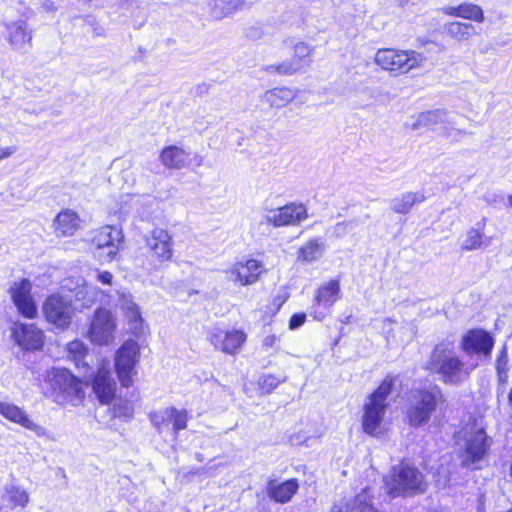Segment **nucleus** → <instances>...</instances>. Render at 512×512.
I'll list each match as a JSON object with an SVG mask.
<instances>
[{
	"label": "nucleus",
	"mask_w": 512,
	"mask_h": 512,
	"mask_svg": "<svg viewBox=\"0 0 512 512\" xmlns=\"http://www.w3.org/2000/svg\"><path fill=\"white\" fill-rule=\"evenodd\" d=\"M477 365V363H464L455 352L453 343L441 342L434 347L426 368L438 374L443 383L460 385L469 378Z\"/></svg>",
	"instance_id": "f257e3e1"
},
{
	"label": "nucleus",
	"mask_w": 512,
	"mask_h": 512,
	"mask_svg": "<svg viewBox=\"0 0 512 512\" xmlns=\"http://www.w3.org/2000/svg\"><path fill=\"white\" fill-rule=\"evenodd\" d=\"M383 482L385 492L392 498L414 496L427 488L423 474L416 467L403 463L394 466Z\"/></svg>",
	"instance_id": "f03ea898"
},
{
	"label": "nucleus",
	"mask_w": 512,
	"mask_h": 512,
	"mask_svg": "<svg viewBox=\"0 0 512 512\" xmlns=\"http://www.w3.org/2000/svg\"><path fill=\"white\" fill-rule=\"evenodd\" d=\"M394 382V377L387 376L364 404L362 427L369 435L375 436L382 433V422L388 407L387 399L392 392Z\"/></svg>",
	"instance_id": "7ed1b4c3"
},
{
	"label": "nucleus",
	"mask_w": 512,
	"mask_h": 512,
	"mask_svg": "<svg viewBox=\"0 0 512 512\" xmlns=\"http://www.w3.org/2000/svg\"><path fill=\"white\" fill-rule=\"evenodd\" d=\"M426 57L415 50L378 49L374 62L393 75H403L422 66Z\"/></svg>",
	"instance_id": "20e7f679"
},
{
	"label": "nucleus",
	"mask_w": 512,
	"mask_h": 512,
	"mask_svg": "<svg viewBox=\"0 0 512 512\" xmlns=\"http://www.w3.org/2000/svg\"><path fill=\"white\" fill-rule=\"evenodd\" d=\"M443 402L444 396L438 386L415 390L406 413L409 424L418 427L428 423L438 404Z\"/></svg>",
	"instance_id": "39448f33"
},
{
	"label": "nucleus",
	"mask_w": 512,
	"mask_h": 512,
	"mask_svg": "<svg viewBox=\"0 0 512 512\" xmlns=\"http://www.w3.org/2000/svg\"><path fill=\"white\" fill-rule=\"evenodd\" d=\"M145 247L149 253L147 266L148 272L157 271L164 263L172 260L173 237L168 230L161 227H154L143 237Z\"/></svg>",
	"instance_id": "423d86ee"
},
{
	"label": "nucleus",
	"mask_w": 512,
	"mask_h": 512,
	"mask_svg": "<svg viewBox=\"0 0 512 512\" xmlns=\"http://www.w3.org/2000/svg\"><path fill=\"white\" fill-rule=\"evenodd\" d=\"M45 382L59 401H67L76 406L85 397L81 382L65 368H51L46 372Z\"/></svg>",
	"instance_id": "0eeeda50"
},
{
	"label": "nucleus",
	"mask_w": 512,
	"mask_h": 512,
	"mask_svg": "<svg viewBox=\"0 0 512 512\" xmlns=\"http://www.w3.org/2000/svg\"><path fill=\"white\" fill-rule=\"evenodd\" d=\"M140 347L134 340L125 341L115 353L114 365L118 379L123 387L133 384V377L137 374L136 365L139 362Z\"/></svg>",
	"instance_id": "6e6552de"
},
{
	"label": "nucleus",
	"mask_w": 512,
	"mask_h": 512,
	"mask_svg": "<svg viewBox=\"0 0 512 512\" xmlns=\"http://www.w3.org/2000/svg\"><path fill=\"white\" fill-rule=\"evenodd\" d=\"M43 313L49 323L64 330L72 322L74 308L70 299L61 294L54 293L45 300Z\"/></svg>",
	"instance_id": "1a4fd4ad"
},
{
	"label": "nucleus",
	"mask_w": 512,
	"mask_h": 512,
	"mask_svg": "<svg viewBox=\"0 0 512 512\" xmlns=\"http://www.w3.org/2000/svg\"><path fill=\"white\" fill-rule=\"evenodd\" d=\"M264 272L263 263L253 258L237 261L224 270L226 279L240 286L255 284Z\"/></svg>",
	"instance_id": "9d476101"
},
{
	"label": "nucleus",
	"mask_w": 512,
	"mask_h": 512,
	"mask_svg": "<svg viewBox=\"0 0 512 512\" xmlns=\"http://www.w3.org/2000/svg\"><path fill=\"white\" fill-rule=\"evenodd\" d=\"M341 287L337 279L322 283L315 292L311 306V316L321 321L330 311V308L340 299Z\"/></svg>",
	"instance_id": "9b49d317"
},
{
	"label": "nucleus",
	"mask_w": 512,
	"mask_h": 512,
	"mask_svg": "<svg viewBox=\"0 0 512 512\" xmlns=\"http://www.w3.org/2000/svg\"><path fill=\"white\" fill-rule=\"evenodd\" d=\"M150 419L159 433H170L176 439L179 431L187 427L188 412L185 409L167 407L152 413Z\"/></svg>",
	"instance_id": "f8f14e48"
},
{
	"label": "nucleus",
	"mask_w": 512,
	"mask_h": 512,
	"mask_svg": "<svg viewBox=\"0 0 512 512\" xmlns=\"http://www.w3.org/2000/svg\"><path fill=\"white\" fill-rule=\"evenodd\" d=\"M116 320L104 308L97 309L90 324L88 336L94 344L109 345L115 340Z\"/></svg>",
	"instance_id": "ddd939ff"
},
{
	"label": "nucleus",
	"mask_w": 512,
	"mask_h": 512,
	"mask_svg": "<svg viewBox=\"0 0 512 512\" xmlns=\"http://www.w3.org/2000/svg\"><path fill=\"white\" fill-rule=\"evenodd\" d=\"M10 334L14 343L26 352L40 351L45 343L44 332L33 323L14 322Z\"/></svg>",
	"instance_id": "4468645a"
},
{
	"label": "nucleus",
	"mask_w": 512,
	"mask_h": 512,
	"mask_svg": "<svg viewBox=\"0 0 512 512\" xmlns=\"http://www.w3.org/2000/svg\"><path fill=\"white\" fill-rule=\"evenodd\" d=\"M307 217V208L301 203H290L275 209H265L264 214L266 223L274 227L298 225Z\"/></svg>",
	"instance_id": "2eb2a0df"
},
{
	"label": "nucleus",
	"mask_w": 512,
	"mask_h": 512,
	"mask_svg": "<svg viewBox=\"0 0 512 512\" xmlns=\"http://www.w3.org/2000/svg\"><path fill=\"white\" fill-rule=\"evenodd\" d=\"M31 290L32 284L26 278L14 280L8 290L10 298L18 312L28 319H34L38 314Z\"/></svg>",
	"instance_id": "dca6fc26"
},
{
	"label": "nucleus",
	"mask_w": 512,
	"mask_h": 512,
	"mask_svg": "<svg viewBox=\"0 0 512 512\" xmlns=\"http://www.w3.org/2000/svg\"><path fill=\"white\" fill-rule=\"evenodd\" d=\"M92 389L102 404H109L116 395L117 383L110 371V361L101 359L93 378Z\"/></svg>",
	"instance_id": "f3484780"
},
{
	"label": "nucleus",
	"mask_w": 512,
	"mask_h": 512,
	"mask_svg": "<svg viewBox=\"0 0 512 512\" xmlns=\"http://www.w3.org/2000/svg\"><path fill=\"white\" fill-rule=\"evenodd\" d=\"M465 453L471 462L482 460L488 453L492 439L486 435L483 428L475 425L464 433Z\"/></svg>",
	"instance_id": "a211bd4d"
},
{
	"label": "nucleus",
	"mask_w": 512,
	"mask_h": 512,
	"mask_svg": "<svg viewBox=\"0 0 512 512\" xmlns=\"http://www.w3.org/2000/svg\"><path fill=\"white\" fill-rule=\"evenodd\" d=\"M211 344L224 353L234 355L246 341V335L239 330H224L214 327L209 335Z\"/></svg>",
	"instance_id": "6ab92c4d"
},
{
	"label": "nucleus",
	"mask_w": 512,
	"mask_h": 512,
	"mask_svg": "<svg viewBox=\"0 0 512 512\" xmlns=\"http://www.w3.org/2000/svg\"><path fill=\"white\" fill-rule=\"evenodd\" d=\"M123 240L124 236L121 229L107 225L96 232L93 237V244L99 250L106 249V259L112 261L118 255Z\"/></svg>",
	"instance_id": "aec40b11"
},
{
	"label": "nucleus",
	"mask_w": 512,
	"mask_h": 512,
	"mask_svg": "<svg viewBox=\"0 0 512 512\" xmlns=\"http://www.w3.org/2000/svg\"><path fill=\"white\" fill-rule=\"evenodd\" d=\"M494 345L492 337L483 330H471L463 338L461 347L468 355H489Z\"/></svg>",
	"instance_id": "412c9836"
},
{
	"label": "nucleus",
	"mask_w": 512,
	"mask_h": 512,
	"mask_svg": "<svg viewBox=\"0 0 512 512\" xmlns=\"http://www.w3.org/2000/svg\"><path fill=\"white\" fill-rule=\"evenodd\" d=\"M0 414L7 420L19 424L37 435H43L45 432L44 428L35 423L24 409L15 404L0 401Z\"/></svg>",
	"instance_id": "4be33fe9"
},
{
	"label": "nucleus",
	"mask_w": 512,
	"mask_h": 512,
	"mask_svg": "<svg viewBox=\"0 0 512 512\" xmlns=\"http://www.w3.org/2000/svg\"><path fill=\"white\" fill-rule=\"evenodd\" d=\"M7 40L15 50H24L31 46L32 30L24 20H17L5 24Z\"/></svg>",
	"instance_id": "5701e85b"
},
{
	"label": "nucleus",
	"mask_w": 512,
	"mask_h": 512,
	"mask_svg": "<svg viewBox=\"0 0 512 512\" xmlns=\"http://www.w3.org/2000/svg\"><path fill=\"white\" fill-rule=\"evenodd\" d=\"M371 498L370 489L365 488L354 498L333 505L330 512H377Z\"/></svg>",
	"instance_id": "b1692460"
},
{
	"label": "nucleus",
	"mask_w": 512,
	"mask_h": 512,
	"mask_svg": "<svg viewBox=\"0 0 512 512\" xmlns=\"http://www.w3.org/2000/svg\"><path fill=\"white\" fill-rule=\"evenodd\" d=\"M442 124H452V117L445 110L435 109L418 114L412 124V129L421 130L425 128L438 132L439 126H442Z\"/></svg>",
	"instance_id": "393cba45"
},
{
	"label": "nucleus",
	"mask_w": 512,
	"mask_h": 512,
	"mask_svg": "<svg viewBox=\"0 0 512 512\" xmlns=\"http://www.w3.org/2000/svg\"><path fill=\"white\" fill-rule=\"evenodd\" d=\"M80 226L78 214L70 209L62 210L53 221L54 232L57 237H71Z\"/></svg>",
	"instance_id": "a878e982"
},
{
	"label": "nucleus",
	"mask_w": 512,
	"mask_h": 512,
	"mask_svg": "<svg viewBox=\"0 0 512 512\" xmlns=\"http://www.w3.org/2000/svg\"><path fill=\"white\" fill-rule=\"evenodd\" d=\"M298 488L299 485L295 479H290L282 483L271 480L267 484V494L272 500L278 503H286L292 499L298 491Z\"/></svg>",
	"instance_id": "bb28decb"
},
{
	"label": "nucleus",
	"mask_w": 512,
	"mask_h": 512,
	"mask_svg": "<svg viewBox=\"0 0 512 512\" xmlns=\"http://www.w3.org/2000/svg\"><path fill=\"white\" fill-rule=\"evenodd\" d=\"M298 94L297 89L277 87L264 92L261 101L271 108H282L292 102Z\"/></svg>",
	"instance_id": "cd10ccee"
},
{
	"label": "nucleus",
	"mask_w": 512,
	"mask_h": 512,
	"mask_svg": "<svg viewBox=\"0 0 512 512\" xmlns=\"http://www.w3.org/2000/svg\"><path fill=\"white\" fill-rule=\"evenodd\" d=\"M117 295L120 308L132 323L131 329H133L134 332L139 331L142 326V317L139 311V307L134 302L131 294L128 291L119 290L117 291Z\"/></svg>",
	"instance_id": "c85d7f7f"
},
{
	"label": "nucleus",
	"mask_w": 512,
	"mask_h": 512,
	"mask_svg": "<svg viewBox=\"0 0 512 512\" xmlns=\"http://www.w3.org/2000/svg\"><path fill=\"white\" fill-rule=\"evenodd\" d=\"M189 156L183 148L171 145L161 151L160 161L168 169H182L187 165Z\"/></svg>",
	"instance_id": "c756f323"
},
{
	"label": "nucleus",
	"mask_w": 512,
	"mask_h": 512,
	"mask_svg": "<svg viewBox=\"0 0 512 512\" xmlns=\"http://www.w3.org/2000/svg\"><path fill=\"white\" fill-rule=\"evenodd\" d=\"M426 199L422 192H405L390 201L391 209L398 214H407L417 203Z\"/></svg>",
	"instance_id": "7c9ffc66"
},
{
	"label": "nucleus",
	"mask_w": 512,
	"mask_h": 512,
	"mask_svg": "<svg viewBox=\"0 0 512 512\" xmlns=\"http://www.w3.org/2000/svg\"><path fill=\"white\" fill-rule=\"evenodd\" d=\"M325 252V243L321 239H310L298 250L297 259L303 263L318 261Z\"/></svg>",
	"instance_id": "2f4dec72"
},
{
	"label": "nucleus",
	"mask_w": 512,
	"mask_h": 512,
	"mask_svg": "<svg viewBox=\"0 0 512 512\" xmlns=\"http://www.w3.org/2000/svg\"><path fill=\"white\" fill-rule=\"evenodd\" d=\"M448 15L461 17L475 22L484 21V13L480 6L472 3H464L459 6H449L444 9Z\"/></svg>",
	"instance_id": "473e14b6"
},
{
	"label": "nucleus",
	"mask_w": 512,
	"mask_h": 512,
	"mask_svg": "<svg viewBox=\"0 0 512 512\" xmlns=\"http://www.w3.org/2000/svg\"><path fill=\"white\" fill-rule=\"evenodd\" d=\"M68 357L75 362L79 369H83L84 373L90 371L89 363L86 361L88 357V348L79 340H73L67 344Z\"/></svg>",
	"instance_id": "72a5a7b5"
},
{
	"label": "nucleus",
	"mask_w": 512,
	"mask_h": 512,
	"mask_svg": "<svg viewBox=\"0 0 512 512\" xmlns=\"http://www.w3.org/2000/svg\"><path fill=\"white\" fill-rule=\"evenodd\" d=\"M444 30L449 37L459 42L468 41L475 34V28L472 24L462 22L447 23Z\"/></svg>",
	"instance_id": "f704fd0d"
},
{
	"label": "nucleus",
	"mask_w": 512,
	"mask_h": 512,
	"mask_svg": "<svg viewBox=\"0 0 512 512\" xmlns=\"http://www.w3.org/2000/svg\"><path fill=\"white\" fill-rule=\"evenodd\" d=\"M2 497L13 507H25L29 502V495L27 491L14 484L5 486L4 494Z\"/></svg>",
	"instance_id": "c9c22d12"
},
{
	"label": "nucleus",
	"mask_w": 512,
	"mask_h": 512,
	"mask_svg": "<svg viewBox=\"0 0 512 512\" xmlns=\"http://www.w3.org/2000/svg\"><path fill=\"white\" fill-rule=\"evenodd\" d=\"M303 69L302 66L299 65L298 59H288L283 61L280 64H272L265 66L264 70L267 73L274 74L277 73L282 76H291Z\"/></svg>",
	"instance_id": "e433bc0d"
},
{
	"label": "nucleus",
	"mask_w": 512,
	"mask_h": 512,
	"mask_svg": "<svg viewBox=\"0 0 512 512\" xmlns=\"http://www.w3.org/2000/svg\"><path fill=\"white\" fill-rule=\"evenodd\" d=\"M97 295L98 291L96 288L89 285H83L75 292V299L76 301L81 302L82 307H90L96 300Z\"/></svg>",
	"instance_id": "4c0bfd02"
},
{
	"label": "nucleus",
	"mask_w": 512,
	"mask_h": 512,
	"mask_svg": "<svg viewBox=\"0 0 512 512\" xmlns=\"http://www.w3.org/2000/svg\"><path fill=\"white\" fill-rule=\"evenodd\" d=\"M455 124L453 119L452 124H442V126H439L438 133L451 141H460L468 133L463 129L457 128Z\"/></svg>",
	"instance_id": "58836bf2"
},
{
	"label": "nucleus",
	"mask_w": 512,
	"mask_h": 512,
	"mask_svg": "<svg viewBox=\"0 0 512 512\" xmlns=\"http://www.w3.org/2000/svg\"><path fill=\"white\" fill-rule=\"evenodd\" d=\"M483 244V234L479 230L472 228L467 232L462 248L464 250H475L481 248Z\"/></svg>",
	"instance_id": "ea45409f"
},
{
	"label": "nucleus",
	"mask_w": 512,
	"mask_h": 512,
	"mask_svg": "<svg viewBox=\"0 0 512 512\" xmlns=\"http://www.w3.org/2000/svg\"><path fill=\"white\" fill-rule=\"evenodd\" d=\"M286 381V376L278 377L272 374H266L260 377L259 386L266 393L273 391L278 385Z\"/></svg>",
	"instance_id": "a19ab883"
},
{
	"label": "nucleus",
	"mask_w": 512,
	"mask_h": 512,
	"mask_svg": "<svg viewBox=\"0 0 512 512\" xmlns=\"http://www.w3.org/2000/svg\"><path fill=\"white\" fill-rule=\"evenodd\" d=\"M313 48L305 43H298L295 45V53L293 59L299 60V65L303 68L309 64L306 60L312 53Z\"/></svg>",
	"instance_id": "79ce46f5"
},
{
	"label": "nucleus",
	"mask_w": 512,
	"mask_h": 512,
	"mask_svg": "<svg viewBox=\"0 0 512 512\" xmlns=\"http://www.w3.org/2000/svg\"><path fill=\"white\" fill-rule=\"evenodd\" d=\"M134 408L131 402L127 400H120L114 405V415L119 418H131Z\"/></svg>",
	"instance_id": "37998d69"
},
{
	"label": "nucleus",
	"mask_w": 512,
	"mask_h": 512,
	"mask_svg": "<svg viewBox=\"0 0 512 512\" xmlns=\"http://www.w3.org/2000/svg\"><path fill=\"white\" fill-rule=\"evenodd\" d=\"M95 279L103 285L112 286L113 284V275L109 271H101L96 270L94 272Z\"/></svg>",
	"instance_id": "c03bdc74"
},
{
	"label": "nucleus",
	"mask_w": 512,
	"mask_h": 512,
	"mask_svg": "<svg viewBox=\"0 0 512 512\" xmlns=\"http://www.w3.org/2000/svg\"><path fill=\"white\" fill-rule=\"evenodd\" d=\"M305 320H306V315L304 313L294 314L290 318L289 328L292 330L297 329L304 324Z\"/></svg>",
	"instance_id": "a18cd8bd"
},
{
	"label": "nucleus",
	"mask_w": 512,
	"mask_h": 512,
	"mask_svg": "<svg viewBox=\"0 0 512 512\" xmlns=\"http://www.w3.org/2000/svg\"><path fill=\"white\" fill-rule=\"evenodd\" d=\"M278 341V337L276 335H268L263 339V345L267 348H272L275 346Z\"/></svg>",
	"instance_id": "49530a36"
},
{
	"label": "nucleus",
	"mask_w": 512,
	"mask_h": 512,
	"mask_svg": "<svg viewBox=\"0 0 512 512\" xmlns=\"http://www.w3.org/2000/svg\"><path fill=\"white\" fill-rule=\"evenodd\" d=\"M14 152H15V148H13V147L0 148V161L10 157Z\"/></svg>",
	"instance_id": "de8ad7c7"
},
{
	"label": "nucleus",
	"mask_w": 512,
	"mask_h": 512,
	"mask_svg": "<svg viewBox=\"0 0 512 512\" xmlns=\"http://www.w3.org/2000/svg\"><path fill=\"white\" fill-rule=\"evenodd\" d=\"M349 225L348 222H342V223H338L336 226H335V233L337 236H342L343 233H344V228H346L347 226Z\"/></svg>",
	"instance_id": "09e8293b"
},
{
	"label": "nucleus",
	"mask_w": 512,
	"mask_h": 512,
	"mask_svg": "<svg viewBox=\"0 0 512 512\" xmlns=\"http://www.w3.org/2000/svg\"><path fill=\"white\" fill-rule=\"evenodd\" d=\"M498 373H499V379L502 382H505L506 381V375L500 370V368H498Z\"/></svg>",
	"instance_id": "8fccbe9b"
},
{
	"label": "nucleus",
	"mask_w": 512,
	"mask_h": 512,
	"mask_svg": "<svg viewBox=\"0 0 512 512\" xmlns=\"http://www.w3.org/2000/svg\"><path fill=\"white\" fill-rule=\"evenodd\" d=\"M508 400H509V403L512 405V389L510 390V392L508 394Z\"/></svg>",
	"instance_id": "3c124183"
},
{
	"label": "nucleus",
	"mask_w": 512,
	"mask_h": 512,
	"mask_svg": "<svg viewBox=\"0 0 512 512\" xmlns=\"http://www.w3.org/2000/svg\"><path fill=\"white\" fill-rule=\"evenodd\" d=\"M509 205L512 207V195L509 197Z\"/></svg>",
	"instance_id": "603ef678"
},
{
	"label": "nucleus",
	"mask_w": 512,
	"mask_h": 512,
	"mask_svg": "<svg viewBox=\"0 0 512 512\" xmlns=\"http://www.w3.org/2000/svg\"><path fill=\"white\" fill-rule=\"evenodd\" d=\"M510 475L512 477V464H511V467H510Z\"/></svg>",
	"instance_id": "864d4df0"
}]
</instances>
